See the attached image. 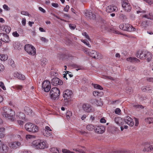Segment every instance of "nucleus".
<instances>
[{
  "instance_id": "obj_1",
  "label": "nucleus",
  "mask_w": 153,
  "mask_h": 153,
  "mask_svg": "<svg viewBox=\"0 0 153 153\" xmlns=\"http://www.w3.org/2000/svg\"><path fill=\"white\" fill-rule=\"evenodd\" d=\"M136 56L141 59H146L148 62L151 61L152 57V53L146 51H141L140 53L137 52Z\"/></svg>"
},
{
  "instance_id": "obj_2",
  "label": "nucleus",
  "mask_w": 153,
  "mask_h": 153,
  "mask_svg": "<svg viewBox=\"0 0 153 153\" xmlns=\"http://www.w3.org/2000/svg\"><path fill=\"white\" fill-rule=\"evenodd\" d=\"M3 110L2 114L4 117L8 118L12 120H14L15 113L12 109L4 106L3 108Z\"/></svg>"
},
{
  "instance_id": "obj_3",
  "label": "nucleus",
  "mask_w": 153,
  "mask_h": 153,
  "mask_svg": "<svg viewBox=\"0 0 153 153\" xmlns=\"http://www.w3.org/2000/svg\"><path fill=\"white\" fill-rule=\"evenodd\" d=\"M32 144V145L36 149H43L48 147L46 141L40 140H35Z\"/></svg>"
},
{
  "instance_id": "obj_4",
  "label": "nucleus",
  "mask_w": 153,
  "mask_h": 153,
  "mask_svg": "<svg viewBox=\"0 0 153 153\" xmlns=\"http://www.w3.org/2000/svg\"><path fill=\"white\" fill-rule=\"evenodd\" d=\"M60 94L59 90L56 87L52 88L50 91V95L51 99L55 100L58 99Z\"/></svg>"
},
{
  "instance_id": "obj_5",
  "label": "nucleus",
  "mask_w": 153,
  "mask_h": 153,
  "mask_svg": "<svg viewBox=\"0 0 153 153\" xmlns=\"http://www.w3.org/2000/svg\"><path fill=\"white\" fill-rule=\"evenodd\" d=\"M25 127L26 130L29 132H36L38 131V127L30 123H26Z\"/></svg>"
},
{
  "instance_id": "obj_6",
  "label": "nucleus",
  "mask_w": 153,
  "mask_h": 153,
  "mask_svg": "<svg viewBox=\"0 0 153 153\" xmlns=\"http://www.w3.org/2000/svg\"><path fill=\"white\" fill-rule=\"evenodd\" d=\"M24 49L25 51L29 55L34 56L36 54V51L35 47L32 45L26 44L25 45Z\"/></svg>"
},
{
  "instance_id": "obj_7",
  "label": "nucleus",
  "mask_w": 153,
  "mask_h": 153,
  "mask_svg": "<svg viewBox=\"0 0 153 153\" xmlns=\"http://www.w3.org/2000/svg\"><path fill=\"white\" fill-rule=\"evenodd\" d=\"M89 49L87 48H85L83 51L84 52L87 54L88 55L91 57L95 59H99L100 57L99 56V53H97L96 51L92 50L89 51Z\"/></svg>"
},
{
  "instance_id": "obj_8",
  "label": "nucleus",
  "mask_w": 153,
  "mask_h": 153,
  "mask_svg": "<svg viewBox=\"0 0 153 153\" xmlns=\"http://www.w3.org/2000/svg\"><path fill=\"white\" fill-rule=\"evenodd\" d=\"M120 29L129 32L134 31L135 29L132 25L128 24H121L119 25Z\"/></svg>"
},
{
  "instance_id": "obj_9",
  "label": "nucleus",
  "mask_w": 153,
  "mask_h": 153,
  "mask_svg": "<svg viewBox=\"0 0 153 153\" xmlns=\"http://www.w3.org/2000/svg\"><path fill=\"white\" fill-rule=\"evenodd\" d=\"M9 149L7 145L0 140V153H9Z\"/></svg>"
},
{
  "instance_id": "obj_10",
  "label": "nucleus",
  "mask_w": 153,
  "mask_h": 153,
  "mask_svg": "<svg viewBox=\"0 0 153 153\" xmlns=\"http://www.w3.org/2000/svg\"><path fill=\"white\" fill-rule=\"evenodd\" d=\"M123 9L125 12H130L131 9V7L129 2H121Z\"/></svg>"
},
{
  "instance_id": "obj_11",
  "label": "nucleus",
  "mask_w": 153,
  "mask_h": 153,
  "mask_svg": "<svg viewBox=\"0 0 153 153\" xmlns=\"http://www.w3.org/2000/svg\"><path fill=\"white\" fill-rule=\"evenodd\" d=\"M82 107L83 110L87 112H93L94 111V108L89 104H83Z\"/></svg>"
},
{
  "instance_id": "obj_12",
  "label": "nucleus",
  "mask_w": 153,
  "mask_h": 153,
  "mask_svg": "<svg viewBox=\"0 0 153 153\" xmlns=\"http://www.w3.org/2000/svg\"><path fill=\"white\" fill-rule=\"evenodd\" d=\"M42 88L46 92H48L51 88V83L48 80L44 81L42 83Z\"/></svg>"
},
{
  "instance_id": "obj_13",
  "label": "nucleus",
  "mask_w": 153,
  "mask_h": 153,
  "mask_svg": "<svg viewBox=\"0 0 153 153\" xmlns=\"http://www.w3.org/2000/svg\"><path fill=\"white\" fill-rule=\"evenodd\" d=\"M72 94V91L70 90L67 89L64 91L63 97L64 98V100H66L65 102H66V100L71 97Z\"/></svg>"
},
{
  "instance_id": "obj_14",
  "label": "nucleus",
  "mask_w": 153,
  "mask_h": 153,
  "mask_svg": "<svg viewBox=\"0 0 153 153\" xmlns=\"http://www.w3.org/2000/svg\"><path fill=\"white\" fill-rule=\"evenodd\" d=\"M90 102L92 105H95L97 106H101L103 104L101 99H92L91 100Z\"/></svg>"
},
{
  "instance_id": "obj_15",
  "label": "nucleus",
  "mask_w": 153,
  "mask_h": 153,
  "mask_svg": "<svg viewBox=\"0 0 153 153\" xmlns=\"http://www.w3.org/2000/svg\"><path fill=\"white\" fill-rule=\"evenodd\" d=\"M106 11L108 13H111L117 11L118 10L117 7L114 5L111 4L107 6L106 8Z\"/></svg>"
},
{
  "instance_id": "obj_16",
  "label": "nucleus",
  "mask_w": 153,
  "mask_h": 153,
  "mask_svg": "<svg viewBox=\"0 0 153 153\" xmlns=\"http://www.w3.org/2000/svg\"><path fill=\"white\" fill-rule=\"evenodd\" d=\"M21 145L19 142L15 141L9 143V147L12 149H15L19 147Z\"/></svg>"
},
{
  "instance_id": "obj_17",
  "label": "nucleus",
  "mask_w": 153,
  "mask_h": 153,
  "mask_svg": "<svg viewBox=\"0 0 153 153\" xmlns=\"http://www.w3.org/2000/svg\"><path fill=\"white\" fill-rule=\"evenodd\" d=\"M52 84L55 86L58 85H61L63 84L62 81L57 77L53 78L51 81Z\"/></svg>"
},
{
  "instance_id": "obj_18",
  "label": "nucleus",
  "mask_w": 153,
  "mask_h": 153,
  "mask_svg": "<svg viewBox=\"0 0 153 153\" xmlns=\"http://www.w3.org/2000/svg\"><path fill=\"white\" fill-rule=\"evenodd\" d=\"M0 40L5 42H8L10 41L9 37L5 33H0Z\"/></svg>"
},
{
  "instance_id": "obj_19",
  "label": "nucleus",
  "mask_w": 153,
  "mask_h": 153,
  "mask_svg": "<svg viewBox=\"0 0 153 153\" xmlns=\"http://www.w3.org/2000/svg\"><path fill=\"white\" fill-rule=\"evenodd\" d=\"M94 130L96 132L102 134L105 131V128L104 126H98L96 127Z\"/></svg>"
},
{
  "instance_id": "obj_20",
  "label": "nucleus",
  "mask_w": 153,
  "mask_h": 153,
  "mask_svg": "<svg viewBox=\"0 0 153 153\" xmlns=\"http://www.w3.org/2000/svg\"><path fill=\"white\" fill-rule=\"evenodd\" d=\"M85 16L86 18L90 19H95L96 18L95 15L89 10H87L85 12Z\"/></svg>"
},
{
  "instance_id": "obj_21",
  "label": "nucleus",
  "mask_w": 153,
  "mask_h": 153,
  "mask_svg": "<svg viewBox=\"0 0 153 153\" xmlns=\"http://www.w3.org/2000/svg\"><path fill=\"white\" fill-rule=\"evenodd\" d=\"M125 121L126 123L130 126H132L134 125V122L132 119L128 116H127L125 119Z\"/></svg>"
},
{
  "instance_id": "obj_22",
  "label": "nucleus",
  "mask_w": 153,
  "mask_h": 153,
  "mask_svg": "<svg viewBox=\"0 0 153 153\" xmlns=\"http://www.w3.org/2000/svg\"><path fill=\"white\" fill-rule=\"evenodd\" d=\"M13 76L14 77H16L19 79L22 80H24L25 78V76L24 75L18 72H15Z\"/></svg>"
},
{
  "instance_id": "obj_23",
  "label": "nucleus",
  "mask_w": 153,
  "mask_h": 153,
  "mask_svg": "<svg viewBox=\"0 0 153 153\" xmlns=\"http://www.w3.org/2000/svg\"><path fill=\"white\" fill-rule=\"evenodd\" d=\"M59 57L60 58H62L65 59H70L72 57L71 55L67 54L62 53L59 54Z\"/></svg>"
},
{
  "instance_id": "obj_24",
  "label": "nucleus",
  "mask_w": 153,
  "mask_h": 153,
  "mask_svg": "<svg viewBox=\"0 0 153 153\" xmlns=\"http://www.w3.org/2000/svg\"><path fill=\"white\" fill-rule=\"evenodd\" d=\"M126 60L127 61L131 62H136L137 63H138L140 62V61L139 59L134 57H130L128 58H127L126 59Z\"/></svg>"
},
{
  "instance_id": "obj_25",
  "label": "nucleus",
  "mask_w": 153,
  "mask_h": 153,
  "mask_svg": "<svg viewBox=\"0 0 153 153\" xmlns=\"http://www.w3.org/2000/svg\"><path fill=\"white\" fill-rule=\"evenodd\" d=\"M13 46L14 48L19 50H21L22 46L21 45L20 43L18 42H14L13 43Z\"/></svg>"
},
{
  "instance_id": "obj_26",
  "label": "nucleus",
  "mask_w": 153,
  "mask_h": 153,
  "mask_svg": "<svg viewBox=\"0 0 153 153\" xmlns=\"http://www.w3.org/2000/svg\"><path fill=\"white\" fill-rule=\"evenodd\" d=\"M1 28L2 30L5 31L7 33H9L11 29L10 27L6 25L2 26Z\"/></svg>"
},
{
  "instance_id": "obj_27",
  "label": "nucleus",
  "mask_w": 153,
  "mask_h": 153,
  "mask_svg": "<svg viewBox=\"0 0 153 153\" xmlns=\"http://www.w3.org/2000/svg\"><path fill=\"white\" fill-rule=\"evenodd\" d=\"M24 111L26 114L30 115L33 114L32 110L28 107H25L24 108Z\"/></svg>"
},
{
  "instance_id": "obj_28",
  "label": "nucleus",
  "mask_w": 153,
  "mask_h": 153,
  "mask_svg": "<svg viewBox=\"0 0 153 153\" xmlns=\"http://www.w3.org/2000/svg\"><path fill=\"white\" fill-rule=\"evenodd\" d=\"M16 117L17 119L24 120L25 118V114L22 112H18L16 114Z\"/></svg>"
},
{
  "instance_id": "obj_29",
  "label": "nucleus",
  "mask_w": 153,
  "mask_h": 153,
  "mask_svg": "<svg viewBox=\"0 0 153 153\" xmlns=\"http://www.w3.org/2000/svg\"><path fill=\"white\" fill-rule=\"evenodd\" d=\"M93 94L95 97H100L103 95V93L102 91H93Z\"/></svg>"
},
{
  "instance_id": "obj_30",
  "label": "nucleus",
  "mask_w": 153,
  "mask_h": 153,
  "mask_svg": "<svg viewBox=\"0 0 153 153\" xmlns=\"http://www.w3.org/2000/svg\"><path fill=\"white\" fill-rule=\"evenodd\" d=\"M152 87L150 85L143 86L142 87V90L143 91L145 92H148L151 91L152 89Z\"/></svg>"
},
{
  "instance_id": "obj_31",
  "label": "nucleus",
  "mask_w": 153,
  "mask_h": 153,
  "mask_svg": "<svg viewBox=\"0 0 153 153\" xmlns=\"http://www.w3.org/2000/svg\"><path fill=\"white\" fill-rule=\"evenodd\" d=\"M42 134L45 137H50L52 136V132L51 131L43 130Z\"/></svg>"
},
{
  "instance_id": "obj_32",
  "label": "nucleus",
  "mask_w": 153,
  "mask_h": 153,
  "mask_svg": "<svg viewBox=\"0 0 153 153\" xmlns=\"http://www.w3.org/2000/svg\"><path fill=\"white\" fill-rule=\"evenodd\" d=\"M8 56L7 54H0V59L2 61H5L7 60Z\"/></svg>"
},
{
  "instance_id": "obj_33",
  "label": "nucleus",
  "mask_w": 153,
  "mask_h": 153,
  "mask_svg": "<svg viewBox=\"0 0 153 153\" xmlns=\"http://www.w3.org/2000/svg\"><path fill=\"white\" fill-rule=\"evenodd\" d=\"M144 152H153V146H145L143 149Z\"/></svg>"
},
{
  "instance_id": "obj_34",
  "label": "nucleus",
  "mask_w": 153,
  "mask_h": 153,
  "mask_svg": "<svg viewBox=\"0 0 153 153\" xmlns=\"http://www.w3.org/2000/svg\"><path fill=\"white\" fill-rule=\"evenodd\" d=\"M114 121L116 124L119 126H120L121 124L122 119L120 117H117L115 118Z\"/></svg>"
},
{
  "instance_id": "obj_35",
  "label": "nucleus",
  "mask_w": 153,
  "mask_h": 153,
  "mask_svg": "<svg viewBox=\"0 0 153 153\" xmlns=\"http://www.w3.org/2000/svg\"><path fill=\"white\" fill-rule=\"evenodd\" d=\"M143 17L147 19L153 20V14L152 13H149L148 14L144 15Z\"/></svg>"
},
{
  "instance_id": "obj_36",
  "label": "nucleus",
  "mask_w": 153,
  "mask_h": 153,
  "mask_svg": "<svg viewBox=\"0 0 153 153\" xmlns=\"http://www.w3.org/2000/svg\"><path fill=\"white\" fill-rule=\"evenodd\" d=\"M95 126L92 125H88L86 126L87 129L89 131H92L95 129Z\"/></svg>"
},
{
  "instance_id": "obj_37",
  "label": "nucleus",
  "mask_w": 153,
  "mask_h": 153,
  "mask_svg": "<svg viewBox=\"0 0 153 153\" xmlns=\"http://www.w3.org/2000/svg\"><path fill=\"white\" fill-rule=\"evenodd\" d=\"M126 92L129 94H131L133 92V90L131 88L129 87H126Z\"/></svg>"
},
{
  "instance_id": "obj_38",
  "label": "nucleus",
  "mask_w": 153,
  "mask_h": 153,
  "mask_svg": "<svg viewBox=\"0 0 153 153\" xmlns=\"http://www.w3.org/2000/svg\"><path fill=\"white\" fill-rule=\"evenodd\" d=\"M85 148H83V149H74L73 150L75 151L76 152H77L79 153H85Z\"/></svg>"
},
{
  "instance_id": "obj_39",
  "label": "nucleus",
  "mask_w": 153,
  "mask_h": 153,
  "mask_svg": "<svg viewBox=\"0 0 153 153\" xmlns=\"http://www.w3.org/2000/svg\"><path fill=\"white\" fill-rule=\"evenodd\" d=\"M23 88V86L22 85H16L13 86V88L14 89H16L17 90H20Z\"/></svg>"
},
{
  "instance_id": "obj_40",
  "label": "nucleus",
  "mask_w": 153,
  "mask_h": 153,
  "mask_svg": "<svg viewBox=\"0 0 153 153\" xmlns=\"http://www.w3.org/2000/svg\"><path fill=\"white\" fill-rule=\"evenodd\" d=\"M72 115V112L69 111H68L66 113V116L67 119L69 120L70 119V117Z\"/></svg>"
},
{
  "instance_id": "obj_41",
  "label": "nucleus",
  "mask_w": 153,
  "mask_h": 153,
  "mask_svg": "<svg viewBox=\"0 0 153 153\" xmlns=\"http://www.w3.org/2000/svg\"><path fill=\"white\" fill-rule=\"evenodd\" d=\"M41 64L42 66H44L47 63V59L45 58H43L41 60Z\"/></svg>"
},
{
  "instance_id": "obj_42",
  "label": "nucleus",
  "mask_w": 153,
  "mask_h": 153,
  "mask_svg": "<svg viewBox=\"0 0 153 153\" xmlns=\"http://www.w3.org/2000/svg\"><path fill=\"white\" fill-rule=\"evenodd\" d=\"M152 117H149L145 119V120L146 123L149 124L152 123Z\"/></svg>"
},
{
  "instance_id": "obj_43",
  "label": "nucleus",
  "mask_w": 153,
  "mask_h": 153,
  "mask_svg": "<svg viewBox=\"0 0 153 153\" xmlns=\"http://www.w3.org/2000/svg\"><path fill=\"white\" fill-rule=\"evenodd\" d=\"M73 67L74 68L76 69L77 71L78 70H81L82 69V67L79 65H78L76 64H73Z\"/></svg>"
},
{
  "instance_id": "obj_44",
  "label": "nucleus",
  "mask_w": 153,
  "mask_h": 153,
  "mask_svg": "<svg viewBox=\"0 0 153 153\" xmlns=\"http://www.w3.org/2000/svg\"><path fill=\"white\" fill-rule=\"evenodd\" d=\"M9 64L13 68L15 67V65L13 60L12 59H9Z\"/></svg>"
},
{
  "instance_id": "obj_45",
  "label": "nucleus",
  "mask_w": 153,
  "mask_h": 153,
  "mask_svg": "<svg viewBox=\"0 0 153 153\" xmlns=\"http://www.w3.org/2000/svg\"><path fill=\"white\" fill-rule=\"evenodd\" d=\"M81 41L84 43L85 45H87L88 47H91V45H90L89 42L86 40L81 39Z\"/></svg>"
},
{
  "instance_id": "obj_46",
  "label": "nucleus",
  "mask_w": 153,
  "mask_h": 153,
  "mask_svg": "<svg viewBox=\"0 0 153 153\" xmlns=\"http://www.w3.org/2000/svg\"><path fill=\"white\" fill-rule=\"evenodd\" d=\"M93 85L94 87L95 88L100 89V90H102L103 89V88L100 85L97 84H94Z\"/></svg>"
},
{
  "instance_id": "obj_47",
  "label": "nucleus",
  "mask_w": 153,
  "mask_h": 153,
  "mask_svg": "<svg viewBox=\"0 0 153 153\" xmlns=\"http://www.w3.org/2000/svg\"><path fill=\"white\" fill-rule=\"evenodd\" d=\"M115 113L118 115H120L121 113V110L118 108H116L115 111Z\"/></svg>"
},
{
  "instance_id": "obj_48",
  "label": "nucleus",
  "mask_w": 153,
  "mask_h": 153,
  "mask_svg": "<svg viewBox=\"0 0 153 153\" xmlns=\"http://www.w3.org/2000/svg\"><path fill=\"white\" fill-rule=\"evenodd\" d=\"M50 151L51 152L53 151L55 152H53L52 153H57L56 151L57 152H59V150L57 148H51L50 149Z\"/></svg>"
},
{
  "instance_id": "obj_49",
  "label": "nucleus",
  "mask_w": 153,
  "mask_h": 153,
  "mask_svg": "<svg viewBox=\"0 0 153 153\" xmlns=\"http://www.w3.org/2000/svg\"><path fill=\"white\" fill-rule=\"evenodd\" d=\"M101 28L102 31L107 30L108 29V27L107 26H106L105 24L102 25L101 26Z\"/></svg>"
},
{
  "instance_id": "obj_50",
  "label": "nucleus",
  "mask_w": 153,
  "mask_h": 153,
  "mask_svg": "<svg viewBox=\"0 0 153 153\" xmlns=\"http://www.w3.org/2000/svg\"><path fill=\"white\" fill-rule=\"evenodd\" d=\"M0 86L4 90H6V88L4 86V84L2 82H0Z\"/></svg>"
},
{
  "instance_id": "obj_51",
  "label": "nucleus",
  "mask_w": 153,
  "mask_h": 153,
  "mask_svg": "<svg viewBox=\"0 0 153 153\" xmlns=\"http://www.w3.org/2000/svg\"><path fill=\"white\" fill-rule=\"evenodd\" d=\"M136 69V67L133 65L130 66L129 68V70L133 71Z\"/></svg>"
},
{
  "instance_id": "obj_52",
  "label": "nucleus",
  "mask_w": 153,
  "mask_h": 153,
  "mask_svg": "<svg viewBox=\"0 0 153 153\" xmlns=\"http://www.w3.org/2000/svg\"><path fill=\"white\" fill-rule=\"evenodd\" d=\"M82 34L83 36H84L88 40H90V39L89 38V37L88 36V35L87 34V33L86 32H85L83 33H82Z\"/></svg>"
},
{
  "instance_id": "obj_53",
  "label": "nucleus",
  "mask_w": 153,
  "mask_h": 153,
  "mask_svg": "<svg viewBox=\"0 0 153 153\" xmlns=\"http://www.w3.org/2000/svg\"><path fill=\"white\" fill-rule=\"evenodd\" d=\"M4 70V66L3 65L0 64V73L3 72Z\"/></svg>"
},
{
  "instance_id": "obj_54",
  "label": "nucleus",
  "mask_w": 153,
  "mask_h": 153,
  "mask_svg": "<svg viewBox=\"0 0 153 153\" xmlns=\"http://www.w3.org/2000/svg\"><path fill=\"white\" fill-rule=\"evenodd\" d=\"M62 152L63 153H74L73 152H71L70 151L65 149H63L62 150Z\"/></svg>"
},
{
  "instance_id": "obj_55",
  "label": "nucleus",
  "mask_w": 153,
  "mask_h": 153,
  "mask_svg": "<svg viewBox=\"0 0 153 153\" xmlns=\"http://www.w3.org/2000/svg\"><path fill=\"white\" fill-rule=\"evenodd\" d=\"M21 14L22 15H27L28 16H29V13L27 11H22L21 12Z\"/></svg>"
},
{
  "instance_id": "obj_56",
  "label": "nucleus",
  "mask_w": 153,
  "mask_h": 153,
  "mask_svg": "<svg viewBox=\"0 0 153 153\" xmlns=\"http://www.w3.org/2000/svg\"><path fill=\"white\" fill-rule=\"evenodd\" d=\"M120 17L123 20H125L127 19V17L124 14H121L120 15Z\"/></svg>"
},
{
  "instance_id": "obj_57",
  "label": "nucleus",
  "mask_w": 153,
  "mask_h": 153,
  "mask_svg": "<svg viewBox=\"0 0 153 153\" xmlns=\"http://www.w3.org/2000/svg\"><path fill=\"white\" fill-rule=\"evenodd\" d=\"M69 27L72 30H74L76 27V25H75L72 24H70L69 25Z\"/></svg>"
},
{
  "instance_id": "obj_58",
  "label": "nucleus",
  "mask_w": 153,
  "mask_h": 153,
  "mask_svg": "<svg viewBox=\"0 0 153 153\" xmlns=\"http://www.w3.org/2000/svg\"><path fill=\"white\" fill-rule=\"evenodd\" d=\"M3 7L4 10H9L10 9V8L8 7V6L6 4H4L3 6Z\"/></svg>"
},
{
  "instance_id": "obj_59",
  "label": "nucleus",
  "mask_w": 153,
  "mask_h": 153,
  "mask_svg": "<svg viewBox=\"0 0 153 153\" xmlns=\"http://www.w3.org/2000/svg\"><path fill=\"white\" fill-rule=\"evenodd\" d=\"M78 132L79 133L83 135H85L87 134V133L86 132V131L82 130L79 131Z\"/></svg>"
},
{
  "instance_id": "obj_60",
  "label": "nucleus",
  "mask_w": 153,
  "mask_h": 153,
  "mask_svg": "<svg viewBox=\"0 0 153 153\" xmlns=\"http://www.w3.org/2000/svg\"><path fill=\"white\" fill-rule=\"evenodd\" d=\"M134 119L135 120V125L136 126H137L139 125V120L138 119L136 118H134Z\"/></svg>"
},
{
  "instance_id": "obj_61",
  "label": "nucleus",
  "mask_w": 153,
  "mask_h": 153,
  "mask_svg": "<svg viewBox=\"0 0 153 153\" xmlns=\"http://www.w3.org/2000/svg\"><path fill=\"white\" fill-rule=\"evenodd\" d=\"M100 122L102 123H105L106 122V120L104 117H102L100 120Z\"/></svg>"
},
{
  "instance_id": "obj_62",
  "label": "nucleus",
  "mask_w": 153,
  "mask_h": 153,
  "mask_svg": "<svg viewBox=\"0 0 153 153\" xmlns=\"http://www.w3.org/2000/svg\"><path fill=\"white\" fill-rule=\"evenodd\" d=\"M13 35L15 37H17L19 36V34L17 33V31L13 32Z\"/></svg>"
},
{
  "instance_id": "obj_63",
  "label": "nucleus",
  "mask_w": 153,
  "mask_h": 153,
  "mask_svg": "<svg viewBox=\"0 0 153 153\" xmlns=\"http://www.w3.org/2000/svg\"><path fill=\"white\" fill-rule=\"evenodd\" d=\"M18 124L20 126H22L24 123V122L21 120H18Z\"/></svg>"
},
{
  "instance_id": "obj_64",
  "label": "nucleus",
  "mask_w": 153,
  "mask_h": 153,
  "mask_svg": "<svg viewBox=\"0 0 153 153\" xmlns=\"http://www.w3.org/2000/svg\"><path fill=\"white\" fill-rule=\"evenodd\" d=\"M146 80L149 82H153V78L152 77H147Z\"/></svg>"
}]
</instances>
